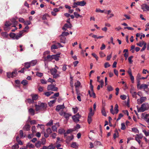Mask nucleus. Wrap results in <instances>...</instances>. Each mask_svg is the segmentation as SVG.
Instances as JSON below:
<instances>
[{"instance_id":"f257e3e1","label":"nucleus","mask_w":149,"mask_h":149,"mask_svg":"<svg viewBox=\"0 0 149 149\" xmlns=\"http://www.w3.org/2000/svg\"><path fill=\"white\" fill-rule=\"evenodd\" d=\"M11 22L9 21H6L5 24L4 29L5 31H8L10 30V26L12 24V27H15L17 24L18 22L16 21L15 18H13L10 19Z\"/></svg>"},{"instance_id":"f03ea898","label":"nucleus","mask_w":149,"mask_h":149,"mask_svg":"<svg viewBox=\"0 0 149 149\" xmlns=\"http://www.w3.org/2000/svg\"><path fill=\"white\" fill-rule=\"evenodd\" d=\"M47 104L45 103L38 102L37 104L35 105L36 110V111L43 110L46 107Z\"/></svg>"},{"instance_id":"7ed1b4c3","label":"nucleus","mask_w":149,"mask_h":149,"mask_svg":"<svg viewBox=\"0 0 149 149\" xmlns=\"http://www.w3.org/2000/svg\"><path fill=\"white\" fill-rule=\"evenodd\" d=\"M50 71L53 78L56 79L60 77V74H61V72L60 71L57 72V70L55 68H52L50 70Z\"/></svg>"},{"instance_id":"20e7f679","label":"nucleus","mask_w":149,"mask_h":149,"mask_svg":"<svg viewBox=\"0 0 149 149\" xmlns=\"http://www.w3.org/2000/svg\"><path fill=\"white\" fill-rule=\"evenodd\" d=\"M149 108V104L147 103L143 104L139 108H137L138 112H143L147 110Z\"/></svg>"},{"instance_id":"39448f33","label":"nucleus","mask_w":149,"mask_h":149,"mask_svg":"<svg viewBox=\"0 0 149 149\" xmlns=\"http://www.w3.org/2000/svg\"><path fill=\"white\" fill-rule=\"evenodd\" d=\"M58 90V88L56 87L54 85L51 84L47 86V90L48 91H57Z\"/></svg>"},{"instance_id":"423d86ee","label":"nucleus","mask_w":149,"mask_h":149,"mask_svg":"<svg viewBox=\"0 0 149 149\" xmlns=\"http://www.w3.org/2000/svg\"><path fill=\"white\" fill-rule=\"evenodd\" d=\"M141 9L144 12L149 11V5L148 6L146 4L144 3L141 5Z\"/></svg>"},{"instance_id":"0eeeda50","label":"nucleus","mask_w":149,"mask_h":149,"mask_svg":"<svg viewBox=\"0 0 149 149\" xmlns=\"http://www.w3.org/2000/svg\"><path fill=\"white\" fill-rule=\"evenodd\" d=\"M26 31L25 30H22L20 31L19 33L17 35L16 34L15 40H18L23 35L24 32Z\"/></svg>"},{"instance_id":"6e6552de","label":"nucleus","mask_w":149,"mask_h":149,"mask_svg":"<svg viewBox=\"0 0 149 149\" xmlns=\"http://www.w3.org/2000/svg\"><path fill=\"white\" fill-rule=\"evenodd\" d=\"M80 117V116L78 113L73 116L72 118L74 122L77 123L79 121V118Z\"/></svg>"},{"instance_id":"1a4fd4ad","label":"nucleus","mask_w":149,"mask_h":149,"mask_svg":"<svg viewBox=\"0 0 149 149\" xmlns=\"http://www.w3.org/2000/svg\"><path fill=\"white\" fill-rule=\"evenodd\" d=\"M65 137H66V142L68 143L74 138V136L73 135H71L70 136H66Z\"/></svg>"},{"instance_id":"9d476101","label":"nucleus","mask_w":149,"mask_h":149,"mask_svg":"<svg viewBox=\"0 0 149 149\" xmlns=\"http://www.w3.org/2000/svg\"><path fill=\"white\" fill-rule=\"evenodd\" d=\"M65 108L64 104L57 105L56 108V110L57 111H59L61 109H63Z\"/></svg>"},{"instance_id":"9b49d317","label":"nucleus","mask_w":149,"mask_h":149,"mask_svg":"<svg viewBox=\"0 0 149 149\" xmlns=\"http://www.w3.org/2000/svg\"><path fill=\"white\" fill-rule=\"evenodd\" d=\"M54 56L53 55H48L46 57L44 58L45 60H46L47 59H48L49 61H51L52 59H53Z\"/></svg>"},{"instance_id":"f8f14e48","label":"nucleus","mask_w":149,"mask_h":149,"mask_svg":"<svg viewBox=\"0 0 149 149\" xmlns=\"http://www.w3.org/2000/svg\"><path fill=\"white\" fill-rule=\"evenodd\" d=\"M31 96L32 98V99L33 101L34 100H36L38 98V95L36 94H32L31 95Z\"/></svg>"},{"instance_id":"ddd939ff","label":"nucleus","mask_w":149,"mask_h":149,"mask_svg":"<svg viewBox=\"0 0 149 149\" xmlns=\"http://www.w3.org/2000/svg\"><path fill=\"white\" fill-rule=\"evenodd\" d=\"M88 94L91 97H93V98L96 97V95L95 93L93 91H88Z\"/></svg>"},{"instance_id":"4468645a","label":"nucleus","mask_w":149,"mask_h":149,"mask_svg":"<svg viewBox=\"0 0 149 149\" xmlns=\"http://www.w3.org/2000/svg\"><path fill=\"white\" fill-rule=\"evenodd\" d=\"M78 4V6H85L86 3L84 1H78L77 2Z\"/></svg>"},{"instance_id":"2eb2a0df","label":"nucleus","mask_w":149,"mask_h":149,"mask_svg":"<svg viewBox=\"0 0 149 149\" xmlns=\"http://www.w3.org/2000/svg\"><path fill=\"white\" fill-rule=\"evenodd\" d=\"M30 126L28 124H26L23 128V130H24L28 131L30 130Z\"/></svg>"},{"instance_id":"dca6fc26","label":"nucleus","mask_w":149,"mask_h":149,"mask_svg":"<svg viewBox=\"0 0 149 149\" xmlns=\"http://www.w3.org/2000/svg\"><path fill=\"white\" fill-rule=\"evenodd\" d=\"M71 115L70 113L65 112L64 115L63 117L65 118L66 120H68L69 119V117L71 116Z\"/></svg>"},{"instance_id":"f3484780","label":"nucleus","mask_w":149,"mask_h":149,"mask_svg":"<svg viewBox=\"0 0 149 149\" xmlns=\"http://www.w3.org/2000/svg\"><path fill=\"white\" fill-rule=\"evenodd\" d=\"M101 112L102 115L105 116H107V113L105 110V107H103L102 109Z\"/></svg>"},{"instance_id":"a211bd4d","label":"nucleus","mask_w":149,"mask_h":149,"mask_svg":"<svg viewBox=\"0 0 149 149\" xmlns=\"http://www.w3.org/2000/svg\"><path fill=\"white\" fill-rule=\"evenodd\" d=\"M148 86L145 84H141L140 86H139V87L138 88L139 89H141L142 88L146 89L147 88H148Z\"/></svg>"},{"instance_id":"6ab92c4d","label":"nucleus","mask_w":149,"mask_h":149,"mask_svg":"<svg viewBox=\"0 0 149 149\" xmlns=\"http://www.w3.org/2000/svg\"><path fill=\"white\" fill-rule=\"evenodd\" d=\"M71 147L74 148H78V145L76 142H73L71 145Z\"/></svg>"},{"instance_id":"aec40b11","label":"nucleus","mask_w":149,"mask_h":149,"mask_svg":"<svg viewBox=\"0 0 149 149\" xmlns=\"http://www.w3.org/2000/svg\"><path fill=\"white\" fill-rule=\"evenodd\" d=\"M28 111L29 113L31 115H34L35 114V111L32 108H30L29 109Z\"/></svg>"},{"instance_id":"412c9836","label":"nucleus","mask_w":149,"mask_h":149,"mask_svg":"<svg viewBox=\"0 0 149 149\" xmlns=\"http://www.w3.org/2000/svg\"><path fill=\"white\" fill-rule=\"evenodd\" d=\"M94 112L92 111V108H91L90 109V112L88 114V116L92 117L94 115Z\"/></svg>"},{"instance_id":"4be33fe9","label":"nucleus","mask_w":149,"mask_h":149,"mask_svg":"<svg viewBox=\"0 0 149 149\" xmlns=\"http://www.w3.org/2000/svg\"><path fill=\"white\" fill-rule=\"evenodd\" d=\"M54 92L52 91H47L44 94L47 97L53 94Z\"/></svg>"},{"instance_id":"5701e85b","label":"nucleus","mask_w":149,"mask_h":149,"mask_svg":"<svg viewBox=\"0 0 149 149\" xmlns=\"http://www.w3.org/2000/svg\"><path fill=\"white\" fill-rule=\"evenodd\" d=\"M118 105L116 104L115 105L114 109V112H115L116 114H117L118 112Z\"/></svg>"},{"instance_id":"b1692460","label":"nucleus","mask_w":149,"mask_h":149,"mask_svg":"<svg viewBox=\"0 0 149 149\" xmlns=\"http://www.w3.org/2000/svg\"><path fill=\"white\" fill-rule=\"evenodd\" d=\"M145 43H146L144 41H142L136 44L137 45L140 47H142L143 45H144Z\"/></svg>"},{"instance_id":"393cba45","label":"nucleus","mask_w":149,"mask_h":149,"mask_svg":"<svg viewBox=\"0 0 149 149\" xmlns=\"http://www.w3.org/2000/svg\"><path fill=\"white\" fill-rule=\"evenodd\" d=\"M47 149H54L56 147L54 145L52 144H51L49 146H47Z\"/></svg>"},{"instance_id":"a878e982","label":"nucleus","mask_w":149,"mask_h":149,"mask_svg":"<svg viewBox=\"0 0 149 149\" xmlns=\"http://www.w3.org/2000/svg\"><path fill=\"white\" fill-rule=\"evenodd\" d=\"M1 35L3 38H6L8 36V34L6 32L1 33Z\"/></svg>"},{"instance_id":"bb28decb","label":"nucleus","mask_w":149,"mask_h":149,"mask_svg":"<svg viewBox=\"0 0 149 149\" xmlns=\"http://www.w3.org/2000/svg\"><path fill=\"white\" fill-rule=\"evenodd\" d=\"M15 35L16 34L13 33H11L9 34L10 37L14 40H15Z\"/></svg>"},{"instance_id":"cd10ccee","label":"nucleus","mask_w":149,"mask_h":149,"mask_svg":"<svg viewBox=\"0 0 149 149\" xmlns=\"http://www.w3.org/2000/svg\"><path fill=\"white\" fill-rule=\"evenodd\" d=\"M37 61L36 60H34L31 61L30 63L31 66H33L35 65Z\"/></svg>"},{"instance_id":"c85d7f7f","label":"nucleus","mask_w":149,"mask_h":149,"mask_svg":"<svg viewBox=\"0 0 149 149\" xmlns=\"http://www.w3.org/2000/svg\"><path fill=\"white\" fill-rule=\"evenodd\" d=\"M58 46L56 45H53L51 46V49L52 50V51H53V50L57 49L58 48Z\"/></svg>"},{"instance_id":"c756f323","label":"nucleus","mask_w":149,"mask_h":149,"mask_svg":"<svg viewBox=\"0 0 149 149\" xmlns=\"http://www.w3.org/2000/svg\"><path fill=\"white\" fill-rule=\"evenodd\" d=\"M21 83L24 86H26L28 84V81L26 80H23L21 82Z\"/></svg>"},{"instance_id":"7c9ffc66","label":"nucleus","mask_w":149,"mask_h":149,"mask_svg":"<svg viewBox=\"0 0 149 149\" xmlns=\"http://www.w3.org/2000/svg\"><path fill=\"white\" fill-rule=\"evenodd\" d=\"M115 133L113 134V138L115 139L116 137L118 136V133L117 130H115Z\"/></svg>"},{"instance_id":"2f4dec72","label":"nucleus","mask_w":149,"mask_h":149,"mask_svg":"<svg viewBox=\"0 0 149 149\" xmlns=\"http://www.w3.org/2000/svg\"><path fill=\"white\" fill-rule=\"evenodd\" d=\"M19 148V146L18 144L17 143L15 144L14 145H13L12 147V149H18Z\"/></svg>"},{"instance_id":"473e14b6","label":"nucleus","mask_w":149,"mask_h":149,"mask_svg":"<svg viewBox=\"0 0 149 149\" xmlns=\"http://www.w3.org/2000/svg\"><path fill=\"white\" fill-rule=\"evenodd\" d=\"M30 62H27L25 63V68H29L31 65Z\"/></svg>"},{"instance_id":"72a5a7b5","label":"nucleus","mask_w":149,"mask_h":149,"mask_svg":"<svg viewBox=\"0 0 149 149\" xmlns=\"http://www.w3.org/2000/svg\"><path fill=\"white\" fill-rule=\"evenodd\" d=\"M73 131V130L72 129L68 130L66 131V132L64 133V135L65 136H66V134H69L72 132Z\"/></svg>"},{"instance_id":"f704fd0d","label":"nucleus","mask_w":149,"mask_h":149,"mask_svg":"<svg viewBox=\"0 0 149 149\" xmlns=\"http://www.w3.org/2000/svg\"><path fill=\"white\" fill-rule=\"evenodd\" d=\"M80 82L77 81L75 83L74 86L76 88L79 87L80 85Z\"/></svg>"},{"instance_id":"c9c22d12","label":"nucleus","mask_w":149,"mask_h":149,"mask_svg":"<svg viewBox=\"0 0 149 149\" xmlns=\"http://www.w3.org/2000/svg\"><path fill=\"white\" fill-rule=\"evenodd\" d=\"M41 142L39 141L36 144L35 146L37 148H39L41 146Z\"/></svg>"},{"instance_id":"e433bc0d","label":"nucleus","mask_w":149,"mask_h":149,"mask_svg":"<svg viewBox=\"0 0 149 149\" xmlns=\"http://www.w3.org/2000/svg\"><path fill=\"white\" fill-rule=\"evenodd\" d=\"M53 55L54 56L53 57V59H55L56 61H58L59 60V56H58V55Z\"/></svg>"},{"instance_id":"4c0bfd02","label":"nucleus","mask_w":149,"mask_h":149,"mask_svg":"<svg viewBox=\"0 0 149 149\" xmlns=\"http://www.w3.org/2000/svg\"><path fill=\"white\" fill-rule=\"evenodd\" d=\"M52 129L53 132H56L57 131V127L55 125H54L52 127Z\"/></svg>"},{"instance_id":"58836bf2","label":"nucleus","mask_w":149,"mask_h":149,"mask_svg":"<svg viewBox=\"0 0 149 149\" xmlns=\"http://www.w3.org/2000/svg\"><path fill=\"white\" fill-rule=\"evenodd\" d=\"M64 26L66 28H71L72 27V25L71 23L69 24H64Z\"/></svg>"},{"instance_id":"ea45409f","label":"nucleus","mask_w":149,"mask_h":149,"mask_svg":"<svg viewBox=\"0 0 149 149\" xmlns=\"http://www.w3.org/2000/svg\"><path fill=\"white\" fill-rule=\"evenodd\" d=\"M40 81L41 83L42 84H46L47 82V81L46 80L43 79H41Z\"/></svg>"},{"instance_id":"a19ab883","label":"nucleus","mask_w":149,"mask_h":149,"mask_svg":"<svg viewBox=\"0 0 149 149\" xmlns=\"http://www.w3.org/2000/svg\"><path fill=\"white\" fill-rule=\"evenodd\" d=\"M146 97H142L140 98V99L142 103L144 102L145 101H146Z\"/></svg>"},{"instance_id":"79ce46f5","label":"nucleus","mask_w":149,"mask_h":149,"mask_svg":"<svg viewBox=\"0 0 149 149\" xmlns=\"http://www.w3.org/2000/svg\"><path fill=\"white\" fill-rule=\"evenodd\" d=\"M53 124V121L52 120H51L49 121L46 124L47 126H50L52 125Z\"/></svg>"},{"instance_id":"37998d69","label":"nucleus","mask_w":149,"mask_h":149,"mask_svg":"<svg viewBox=\"0 0 149 149\" xmlns=\"http://www.w3.org/2000/svg\"><path fill=\"white\" fill-rule=\"evenodd\" d=\"M94 145L95 146H97V145H101V143L98 141H96L94 142Z\"/></svg>"},{"instance_id":"c03bdc74","label":"nucleus","mask_w":149,"mask_h":149,"mask_svg":"<svg viewBox=\"0 0 149 149\" xmlns=\"http://www.w3.org/2000/svg\"><path fill=\"white\" fill-rule=\"evenodd\" d=\"M132 131L134 132L137 133H139L138 130L136 128H132Z\"/></svg>"},{"instance_id":"a18cd8bd","label":"nucleus","mask_w":149,"mask_h":149,"mask_svg":"<svg viewBox=\"0 0 149 149\" xmlns=\"http://www.w3.org/2000/svg\"><path fill=\"white\" fill-rule=\"evenodd\" d=\"M47 81L48 82L51 83H52L53 82H55V81L54 79H52L50 78H49V79L47 80Z\"/></svg>"},{"instance_id":"49530a36","label":"nucleus","mask_w":149,"mask_h":149,"mask_svg":"<svg viewBox=\"0 0 149 149\" xmlns=\"http://www.w3.org/2000/svg\"><path fill=\"white\" fill-rule=\"evenodd\" d=\"M19 137L17 136L16 138V140L18 143L20 145H22L23 143L22 141L20 140H17V138H19Z\"/></svg>"},{"instance_id":"de8ad7c7","label":"nucleus","mask_w":149,"mask_h":149,"mask_svg":"<svg viewBox=\"0 0 149 149\" xmlns=\"http://www.w3.org/2000/svg\"><path fill=\"white\" fill-rule=\"evenodd\" d=\"M41 143L43 145H44L45 144L46 140L45 138H42L41 140Z\"/></svg>"},{"instance_id":"09e8293b","label":"nucleus","mask_w":149,"mask_h":149,"mask_svg":"<svg viewBox=\"0 0 149 149\" xmlns=\"http://www.w3.org/2000/svg\"><path fill=\"white\" fill-rule=\"evenodd\" d=\"M133 56H130L128 58V60L129 61V63L131 64L132 63V59L133 58Z\"/></svg>"},{"instance_id":"8fccbe9b","label":"nucleus","mask_w":149,"mask_h":149,"mask_svg":"<svg viewBox=\"0 0 149 149\" xmlns=\"http://www.w3.org/2000/svg\"><path fill=\"white\" fill-rule=\"evenodd\" d=\"M69 33L68 32H63L62 33L61 35V36H67L69 35Z\"/></svg>"},{"instance_id":"3c124183","label":"nucleus","mask_w":149,"mask_h":149,"mask_svg":"<svg viewBox=\"0 0 149 149\" xmlns=\"http://www.w3.org/2000/svg\"><path fill=\"white\" fill-rule=\"evenodd\" d=\"M111 109H110V112L113 115H114L115 114V112H114L113 109V105L111 106Z\"/></svg>"},{"instance_id":"603ef678","label":"nucleus","mask_w":149,"mask_h":149,"mask_svg":"<svg viewBox=\"0 0 149 149\" xmlns=\"http://www.w3.org/2000/svg\"><path fill=\"white\" fill-rule=\"evenodd\" d=\"M74 14L75 17L76 18H78L79 17H80L81 16V15H80L79 14L77 13L76 12H74Z\"/></svg>"},{"instance_id":"864d4df0","label":"nucleus","mask_w":149,"mask_h":149,"mask_svg":"<svg viewBox=\"0 0 149 149\" xmlns=\"http://www.w3.org/2000/svg\"><path fill=\"white\" fill-rule=\"evenodd\" d=\"M29 27L28 26H26L24 29L23 30H25L26 31H25L24 32V33L25 32H28V30L29 29Z\"/></svg>"},{"instance_id":"5fc2aeb1","label":"nucleus","mask_w":149,"mask_h":149,"mask_svg":"<svg viewBox=\"0 0 149 149\" xmlns=\"http://www.w3.org/2000/svg\"><path fill=\"white\" fill-rule=\"evenodd\" d=\"M31 23V22L29 21H25L24 23V24L25 25H26V26H28V25L30 24Z\"/></svg>"},{"instance_id":"6e6d98bb","label":"nucleus","mask_w":149,"mask_h":149,"mask_svg":"<svg viewBox=\"0 0 149 149\" xmlns=\"http://www.w3.org/2000/svg\"><path fill=\"white\" fill-rule=\"evenodd\" d=\"M7 77L9 78H10L11 77H13V76L12 75V73H11L10 72H7Z\"/></svg>"},{"instance_id":"4d7b16f0","label":"nucleus","mask_w":149,"mask_h":149,"mask_svg":"<svg viewBox=\"0 0 149 149\" xmlns=\"http://www.w3.org/2000/svg\"><path fill=\"white\" fill-rule=\"evenodd\" d=\"M47 133L49 134H50L52 132L51 129L50 128H49L47 129L46 130Z\"/></svg>"},{"instance_id":"13d9d810","label":"nucleus","mask_w":149,"mask_h":149,"mask_svg":"<svg viewBox=\"0 0 149 149\" xmlns=\"http://www.w3.org/2000/svg\"><path fill=\"white\" fill-rule=\"evenodd\" d=\"M132 97H135L136 98H137L136 95L137 93L136 92H134L132 93H131Z\"/></svg>"},{"instance_id":"bf43d9fd","label":"nucleus","mask_w":149,"mask_h":149,"mask_svg":"<svg viewBox=\"0 0 149 149\" xmlns=\"http://www.w3.org/2000/svg\"><path fill=\"white\" fill-rule=\"evenodd\" d=\"M92 117L88 116V122L89 124H90L92 122Z\"/></svg>"},{"instance_id":"052dcab7","label":"nucleus","mask_w":149,"mask_h":149,"mask_svg":"<svg viewBox=\"0 0 149 149\" xmlns=\"http://www.w3.org/2000/svg\"><path fill=\"white\" fill-rule=\"evenodd\" d=\"M121 129L122 130H124L125 129V126L124 123H122L121 124Z\"/></svg>"},{"instance_id":"680f3d73","label":"nucleus","mask_w":149,"mask_h":149,"mask_svg":"<svg viewBox=\"0 0 149 149\" xmlns=\"http://www.w3.org/2000/svg\"><path fill=\"white\" fill-rule=\"evenodd\" d=\"M100 56L101 57H104L105 56V54L103 53L102 52H100L99 53Z\"/></svg>"},{"instance_id":"e2e57ef3","label":"nucleus","mask_w":149,"mask_h":149,"mask_svg":"<svg viewBox=\"0 0 149 149\" xmlns=\"http://www.w3.org/2000/svg\"><path fill=\"white\" fill-rule=\"evenodd\" d=\"M36 75L38 77H41L43 76V74L42 73L38 72L36 73Z\"/></svg>"},{"instance_id":"0e129e2a","label":"nucleus","mask_w":149,"mask_h":149,"mask_svg":"<svg viewBox=\"0 0 149 149\" xmlns=\"http://www.w3.org/2000/svg\"><path fill=\"white\" fill-rule=\"evenodd\" d=\"M12 74L13 76V77L16 76L17 74V71H13L12 72Z\"/></svg>"},{"instance_id":"69168bd1","label":"nucleus","mask_w":149,"mask_h":149,"mask_svg":"<svg viewBox=\"0 0 149 149\" xmlns=\"http://www.w3.org/2000/svg\"><path fill=\"white\" fill-rule=\"evenodd\" d=\"M72 110L74 113H76L78 111V108L77 107L73 108Z\"/></svg>"},{"instance_id":"338daca9","label":"nucleus","mask_w":149,"mask_h":149,"mask_svg":"<svg viewBox=\"0 0 149 149\" xmlns=\"http://www.w3.org/2000/svg\"><path fill=\"white\" fill-rule=\"evenodd\" d=\"M120 98L123 100H125L126 98V97L125 95H120Z\"/></svg>"},{"instance_id":"774afa93","label":"nucleus","mask_w":149,"mask_h":149,"mask_svg":"<svg viewBox=\"0 0 149 149\" xmlns=\"http://www.w3.org/2000/svg\"><path fill=\"white\" fill-rule=\"evenodd\" d=\"M148 117H149V114H146L144 117L143 119L145 120V121H146V120H147L149 118H148Z\"/></svg>"}]
</instances>
